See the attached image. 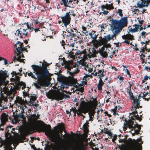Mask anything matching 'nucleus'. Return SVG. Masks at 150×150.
Segmentation results:
<instances>
[{
    "instance_id": "1",
    "label": "nucleus",
    "mask_w": 150,
    "mask_h": 150,
    "mask_svg": "<svg viewBox=\"0 0 150 150\" xmlns=\"http://www.w3.org/2000/svg\"><path fill=\"white\" fill-rule=\"evenodd\" d=\"M31 67L34 71L33 72L36 75L37 77L31 72L28 73V75L33 78L37 79V83L34 82L33 85L37 89H40L41 87L44 85L43 81L40 80L43 79L45 77L49 76L50 74L49 72L47 67L43 66V64L39 65L33 64L31 65Z\"/></svg>"
},
{
    "instance_id": "2",
    "label": "nucleus",
    "mask_w": 150,
    "mask_h": 150,
    "mask_svg": "<svg viewBox=\"0 0 150 150\" xmlns=\"http://www.w3.org/2000/svg\"><path fill=\"white\" fill-rule=\"evenodd\" d=\"M127 17L122 18L119 20L111 18L110 21L111 30L113 32V34L110 37L111 40H114L113 38L117 35V34L122 30L123 28L127 26Z\"/></svg>"
},
{
    "instance_id": "3",
    "label": "nucleus",
    "mask_w": 150,
    "mask_h": 150,
    "mask_svg": "<svg viewBox=\"0 0 150 150\" xmlns=\"http://www.w3.org/2000/svg\"><path fill=\"white\" fill-rule=\"evenodd\" d=\"M36 128L39 132H44L45 134L48 137H49L52 142L55 141L57 143H60L64 141L61 134H59V131L56 132V136L54 139L50 136L51 127L49 125H46L42 122L41 123L36 126Z\"/></svg>"
},
{
    "instance_id": "4",
    "label": "nucleus",
    "mask_w": 150,
    "mask_h": 150,
    "mask_svg": "<svg viewBox=\"0 0 150 150\" xmlns=\"http://www.w3.org/2000/svg\"><path fill=\"white\" fill-rule=\"evenodd\" d=\"M60 71V70L57 72L55 71L54 73L58 75L57 79H59L60 80L61 88L64 89L67 88L69 86H73L75 82V80L72 77H65L62 74H59Z\"/></svg>"
},
{
    "instance_id": "5",
    "label": "nucleus",
    "mask_w": 150,
    "mask_h": 150,
    "mask_svg": "<svg viewBox=\"0 0 150 150\" xmlns=\"http://www.w3.org/2000/svg\"><path fill=\"white\" fill-rule=\"evenodd\" d=\"M127 128H129L130 130H134V132L132 134L133 136H134L135 134H139L141 127L140 125L136 122L134 123V121L129 120L126 123V125H124V129H127Z\"/></svg>"
},
{
    "instance_id": "6",
    "label": "nucleus",
    "mask_w": 150,
    "mask_h": 150,
    "mask_svg": "<svg viewBox=\"0 0 150 150\" xmlns=\"http://www.w3.org/2000/svg\"><path fill=\"white\" fill-rule=\"evenodd\" d=\"M23 44V43H21V44L19 45L18 47L16 48V53L15 56L13 57V60L14 61L16 60L18 61L23 62L24 59H21V57H23V55L22 53V52L23 51H25L27 52L28 51L27 50V48L25 47H21Z\"/></svg>"
},
{
    "instance_id": "7",
    "label": "nucleus",
    "mask_w": 150,
    "mask_h": 150,
    "mask_svg": "<svg viewBox=\"0 0 150 150\" xmlns=\"http://www.w3.org/2000/svg\"><path fill=\"white\" fill-rule=\"evenodd\" d=\"M70 11L69 12L66 13L64 16L61 17L64 25L65 27H67L70 23L71 19V15L74 17L75 16L74 11L73 9H71Z\"/></svg>"
},
{
    "instance_id": "8",
    "label": "nucleus",
    "mask_w": 150,
    "mask_h": 150,
    "mask_svg": "<svg viewBox=\"0 0 150 150\" xmlns=\"http://www.w3.org/2000/svg\"><path fill=\"white\" fill-rule=\"evenodd\" d=\"M26 108L25 105H24L23 106L18 107V110H17L16 111V114L14 116V118L15 119L16 122H14L15 124L16 122H18V119L23 118L24 117V115L23 113L24 112V110Z\"/></svg>"
},
{
    "instance_id": "9",
    "label": "nucleus",
    "mask_w": 150,
    "mask_h": 150,
    "mask_svg": "<svg viewBox=\"0 0 150 150\" xmlns=\"http://www.w3.org/2000/svg\"><path fill=\"white\" fill-rule=\"evenodd\" d=\"M37 98V97L35 94H31L28 102V103L26 100H25V101L27 102L28 105L30 106H33L34 107V108H35V107H37L38 105L37 103H38L37 100L36 101L37 102H35Z\"/></svg>"
},
{
    "instance_id": "10",
    "label": "nucleus",
    "mask_w": 150,
    "mask_h": 150,
    "mask_svg": "<svg viewBox=\"0 0 150 150\" xmlns=\"http://www.w3.org/2000/svg\"><path fill=\"white\" fill-rule=\"evenodd\" d=\"M38 117L35 114H34L31 115L29 122L30 125L32 127H34L36 126V120L38 119L40 115L37 114Z\"/></svg>"
},
{
    "instance_id": "11",
    "label": "nucleus",
    "mask_w": 150,
    "mask_h": 150,
    "mask_svg": "<svg viewBox=\"0 0 150 150\" xmlns=\"http://www.w3.org/2000/svg\"><path fill=\"white\" fill-rule=\"evenodd\" d=\"M136 108H136V107L135 106L132 107V109L131 110L132 111V112H131V114L134 115L131 116V119L133 120L137 119L138 120H139V121H140L141 120V119L139 117V116L138 115H135L137 113V112L136 110Z\"/></svg>"
},
{
    "instance_id": "12",
    "label": "nucleus",
    "mask_w": 150,
    "mask_h": 150,
    "mask_svg": "<svg viewBox=\"0 0 150 150\" xmlns=\"http://www.w3.org/2000/svg\"><path fill=\"white\" fill-rule=\"evenodd\" d=\"M8 71L5 70H0V80L2 79H5L8 76Z\"/></svg>"
},
{
    "instance_id": "13",
    "label": "nucleus",
    "mask_w": 150,
    "mask_h": 150,
    "mask_svg": "<svg viewBox=\"0 0 150 150\" xmlns=\"http://www.w3.org/2000/svg\"><path fill=\"white\" fill-rule=\"evenodd\" d=\"M109 53V51L108 50H106L105 48H103V47L101 48V50H99V53L100 54L101 56H102L103 58L107 57L108 54L107 52Z\"/></svg>"
},
{
    "instance_id": "14",
    "label": "nucleus",
    "mask_w": 150,
    "mask_h": 150,
    "mask_svg": "<svg viewBox=\"0 0 150 150\" xmlns=\"http://www.w3.org/2000/svg\"><path fill=\"white\" fill-rule=\"evenodd\" d=\"M7 120L8 119L6 114L5 113H2L1 116V120L2 124H5Z\"/></svg>"
},
{
    "instance_id": "15",
    "label": "nucleus",
    "mask_w": 150,
    "mask_h": 150,
    "mask_svg": "<svg viewBox=\"0 0 150 150\" xmlns=\"http://www.w3.org/2000/svg\"><path fill=\"white\" fill-rule=\"evenodd\" d=\"M89 57H95L96 56V54H97V52L95 50V48L94 47H93V48H92L91 52L89 50Z\"/></svg>"
},
{
    "instance_id": "16",
    "label": "nucleus",
    "mask_w": 150,
    "mask_h": 150,
    "mask_svg": "<svg viewBox=\"0 0 150 150\" xmlns=\"http://www.w3.org/2000/svg\"><path fill=\"white\" fill-rule=\"evenodd\" d=\"M141 97V96L140 94H139L138 97H137V103H135H135L134 102H133L134 103L133 105L134 106H135L136 107V108H141L142 106H141L139 105V104L140 103V99Z\"/></svg>"
},
{
    "instance_id": "17",
    "label": "nucleus",
    "mask_w": 150,
    "mask_h": 150,
    "mask_svg": "<svg viewBox=\"0 0 150 150\" xmlns=\"http://www.w3.org/2000/svg\"><path fill=\"white\" fill-rule=\"evenodd\" d=\"M74 51L75 52H72V54L73 55H75L76 56H77L79 55H81V54H83V57L85 56L83 51L75 49Z\"/></svg>"
},
{
    "instance_id": "18",
    "label": "nucleus",
    "mask_w": 150,
    "mask_h": 150,
    "mask_svg": "<svg viewBox=\"0 0 150 150\" xmlns=\"http://www.w3.org/2000/svg\"><path fill=\"white\" fill-rule=\"evenodd\" d=\"M88 122H86L83 125L84 132L85 134H87L88 132Z\"/></svg>"
},
{
    "instance_id": "19",
    "label": "nucleus",
    "mask_w": 150,
    "mask_h": 150,
    "mask_svg": "<svg viewBox=\"0 0 150 150\" xmlns=\"http://www.w3.org/2000/svg\"><path fill=\"white\" fill-rule=\"evenodd\" d=\"M62 2L61 3L62 5L63 3L65 7H69L73 8V6L71 5H69V3L68 0H62Z\"/></svg>"
},
{
    "instance_id": "20",
    "label": "nucleus",
    "mask_w": 150,
    "mask_h": 150,
    "mask_svg": "<svg viewBox=\"0 0 150 150\" xmlns=\"http://www.w3.org/2000/svg\"><path fill=\"white\" fill-rule=\"evenodd\" d=\"M104 84V82L102 81L101 78H100L99 80V83L97 85L98 89L99 90H101L102 89V86Z\"/></svg>"
},
{
    "instance_id": "21",
    "label": "nucleus",
    "mask_w": 150,
    "mask_h": 150,
    "mask_svg": "<svg viewBox=\"0 0 150 150\" xmlns=\"http://www.w3.org/2000/svg\"><path fill=\"white\" fill-rule=\"evenodd\" d=\"M130 99L133 100V102L135 103V97L133 96V93L132 91H128Z\"/></svg>"
},
{
    "instance_id": "22",
    "label": "nucleus",
    "mask_w": 150,
    "mask_h": 150,
    "mask_svg": "<svg viewBox=\"0 0 150 150\" xmlns=\"http://www.w3.org/2000/svg\"><path fill=\"white\" fill-rule=\"evenodd\" d=\"M140 1H138L137 4V6L139 8H142L145 7V3H144L143 1H142V2L140 3Z\"/></svg>"
},
{
    "instance_id": "23",
    "label": "nucleus",
    "mask_w": 150,
    "mask_h": 150,
    "mask_svg": "<svg viewBox=\"0 0 150 150\" xmlns=\"http://www.w3.org/2000/svg\"><path fill=\"white\" fill-rule=\"evenodd\" d=\"M103 47V48H105V49L108 50V51L109 50L108 48H111V45L110 43L105 44Z\"/></svg>"
},
{
    "instance_id": "24",
    "label": "nucleus",
    "mask_w": 150,
    "mask_h": 150,
    "mask_svg": "<svg viewBox=\"0 0 150 150\" xmlns=\"http://www.w3.org/2000/svg\"><path fill=\"white\" fill-rule=\"evenodd\" d=\"M61 136L62 137H63L64 138L63 139H64V141L65 139H68L70 137V135L68 134H65L64 135H63L62 134Z\"/></svg>"
},
{
    "instance_id": "25",
    "label": "nucleus",
    "mask_w": 150,
    "mask_h": 150,
    "mask_svg": "<svg viewBox=\"0 0 150 150\" xmlns=\"http://www.w3.org/2000/svg\"><path fill=\"white\" fill-rule=\"evenodd\" d=\"M104 39L106 41H109L111 40L110 37V35L109 34L104 36Z\"/></svg>"
},
{
    "instance_id": "26",
    "label": "nucleus",
    "mask_w": 150,
    "mask_h": 150,
    "mask_svg": "<svg viewBox=\"0 0 150 150\" xmlns=\"http://www.w3.org/2000/svg\"><path fill=\"white\" fill-rule=\"evenodd\" d=\"M104 133L105 134H108L109 136L110 137H112V134L111 133V132L109 130H105L104 131Z\"/></svg>"
},
{
    "instance_id": "27",
    "label": "nucleus",
    "mask_w": 150,
    "mask_h": 150,
    "mask_svg": "<svg viewBox=\"0 0 150 150\" xmlns=\"http://www.w3.org/2000/svg\"><path fill=\"white\" fill-rule=\"evenodd\" d=\"M17 33V35L19 36V35H20V38H23L22 35H21V33L20 30L19 29H18L17 31H16V33H15V35H16Z\"/></svg>"
},
{
    "instance_id": "28",
    "label": "nucleus",
    "mask_w": 150,
    "mask_h": 150,
    "mask_svg": "<svg viewBox=\"0 0 150 150\" xmlns=\"http://www.w3.org/2000/svg\"><path fill=\"white\" fill-rule=\"evenodd\" d=\"M58 129L62 131H65V128L64 125H60L58 126Z\"/></svg>"
},
{
    "instance_id": "29",
    "label": "nucleus",
    "mask_w": 150,
    "mask_h": 150,
    "mask_svg": "<svg viewBox=\"0 0 150 150\" xmlns=\"http://www.w3.org/2000/svg\"><path fill=\"white\" fill-rule=\"evenodd\" d=\"M136 29V28L135 27L133 28H131L129 29V31L131 32L132 33H134L136 32H137V30Z\"/></svg>"
},
{
    "instance_id": "30",
    "label": "nucleus",
    "mask_w": 150,
    "mask_h": 150,
    "mask_svg": "<svg viewBox=\"0 0 150 150\" xmlns=\"http://www.w3.org/2000/svg\"><path fill=\"white\" fill-rule=\"evenodd\" d=\"M4 60V64H8V61L7 60L3 58H2V57H0V61H1V60Z\"/></svg>"
},
{
    "instance_id": "31",
    "label": "nucleus",
    "mask_w": 150,
    "mask_h": 150,
    "mask_svg": "<svg viewBox=\"0 0 150 150\" xmlns=\"http://www.w3.org/2000/svg\"><path fill=\"white\" fill-rule=\"evenodd\" d=\"M122 11L121 9H118L117 13H119V15L120 16H122L123 14L122 13Z\"/></svg>"
},
{
    "instance_id": "32",
    "label": "nucleus",
    "mask_w": 150,
    "mask_h": 150,
    "mask_svg": "<svg viewBox=\"0 0 150 150\" xmlns=\"http://www.w3.org/2000/svg\"><path fill=\"white\" fill-rule=\"evenodd\" d=\"M89 113H90L89 112L88 113V114L89 115V118H90V119L89 120V121L90 120V119H92V118H93V117H94V113L93 112H91L90 114Z\"/></svg>"
},
{
    "instance_id": "33",
    "label": "nucleus",
    "mask_w": 150,
    "mask_h": 150,
    "mask_svg": "<svg viewBox=\"0 0 150 150\" xmlns=\"http://www.w3.org/2000/svg\"><path fill=\"white\" fill-rule=\"evenodd\" d=\"M128 39L130 40H134V38L133 35L129 34L128 36Z\"/></svg>"
},
{
    "instance_id": "34",
    "label": "nucleus",
    "mask_w": 150,
    "mask_h": 150,
    "mask_svg": "<svg viewBox=\"0 0 150 150\" xmlns=\"http://www.w3.org/2000/svg\"><path fill=\"white\" fill-rule=\"evenodd\" d=\"M5 148H6L7 150H12V147L11 146V144H9L8 146H5Z\"/></svg>"
},
{
    "instance_id": "35",
    "label": "nucleus",
    "mask_w": 150,
    "mask_h": 150,
    "mask_svg": "<svg viewBox=\"0 0 150 150\" xmlns=\"http://www.w3.org/2000/svg\"><path fill=\"white\" fill-rule=\"evenodd\" d=\"M117 78L120 80V83L123 82L124 79L123 77L121 76H117Z\"/></svg>"
},
{
    "instance_id": "36",
    "label": "nucleus",
    "mask_w": 150,
    "mask_h": 150,
    "mask_svg": "<svg viewBox=\"0 0 150 150\" xmlns=\"http://www.w3.org/2000/svg\"><path fill=\"white\" fill-rule=\"evenodd\" d=\"M113 3H111L109 4H106V5L108 6V7H109V8L112 9L114 8V7L113 6Z\"/></svg>"
},
{
    "instance_id": "37",
    "label": "nucleus",
    "mask_w": 150,
    "mask_h": 150,
    "mask_svg": "<svg viewBox=\"0 0 150 150\" xmlns=\"http://www.w3.org/2000/svg\"><path fill=\"white\" fill-rule=\"evenodd\" d=\"M21 86H23L22 87V89H23L25 88H26V85L25 83L23 82H21Z\"/></svg>"
},
{
    "instance_id": "38",
    "label": "nucleus",
    "mask_w": 150,
    "mask_h": 150,
    "mask_svg": "<svg viewBox=\"0 0 150 150\" xmlns=\"http://www.w3.org/2000/svg\"><path fill=\"white\" fill-rule=\"evenodd\" d=\"M76 35V34L73 33H68V34L67 35V36L68 37H69L71 36H74L75 35Z\"/></svg>"
},
{
    "instance_id": "39",
    "label": "nucleus",
    "mask_w": 150,
    "mask_h": 150,
    "mask_svg": "<svg viewBox=\"0 0 150 150\" xmlns=\"http://www.w3.org/2000/svg\"><path fill=\"white\" fill-rule=\"evenodd\" d=\"M114 44L115 45V47H120L122 45V43H119V42L117 43H114Z\"/></svg>"
},
{
    "instance_id": "40",
    "label": "nucleus",
    "mask_w": 150,
    "mask_h": 150,
    "mask_svg": "<svg viewBox=\"0 0 150 150\" xmlns=\"http://www.w3.org/2000/svg\"><path fill=\"white\" fill-rule=\"evenodd\" d=\"M95 33V31H93V30L90 33H89V35L91 36V38H93V35H94V33Z\"/></svg>"
},
{
    "instance_id": "41",
    "label": "nucleus",
    "mask_w": 150,
    "mask_h": 150,
    "mask_svg": "<svg viewBox=\"0 0 150 150\" xmlns=\"http://www.w3.org/2000/svg\"><path fill=\"white\" fill-rule=\"evenodd\" d=\"M32 29H34V31H35V32L36 33L38 32V31H40L39 28H34L33 27H30V29H32Z\"/></svg>"
},
{
    "instance_id": "42",
    "label": "nucleus",
    "mask_w": 150,
    "mask_h": 150,
    "mask_svg": "<svg viewBox=\"0 0 150 150\" xmlns=\"http://www.w3.org/2000/svg\"><path fill=\"white\" fill-rule=\"evenodd\" d=\"M102 11V13L104 14L105 15H106L108 14V11H105L104 10H103V11Z\"/></svg>"
},
{
    "instance_id": "43",
    "label": "nucleus",
    "mask_w": 150,
    "mask_h": 150,
    "mask_svg": "<svg viewBox=\"0 0 150 150\" xmlns=\"http://www.w3.org/2000/svg\"><path fill=\"white\" fill-rule=\"evenodd\" d=\"M78 90H79L80 92L81 93H83L84 91V89L82 87H81L80 88H78Z\"/></svg>"
},
{
    "instance_id": "44",
    "label": "nucleus",
    "mask_w": 150,
    "mask_h": 150,
    "mask_svg": "<svg viewBox=\"0 0 150 150\" xmlns=\"http://www.w3.org/2000/svg\"><path fill=\"white\" fill-rule=\"evenodd\" d=\"M5 124H2V123L0 125V130H4V128L3 127V126Z\"/></svg>"
},
{
    "instance_id": "45",
    "label": "nucleus",
    "mask_w": 150,
    "mask_h": 150,
    "mask_svg": "<svg viewBox=\"0 0 150 150\" xmlns=\"http://www.w3.org/2000/svg\"><path fill=\"white\" fill-rule=\"evenodd\" d=\"M103 71H103L101 74H100V75H98V76H99L100 80V78H101V77H103L104 76V75L103 74Z\"/></svg>"
},
{
    "instance_id": "46",
    "label": "nucleus",
    "mask_w": 150,
    "mask_h": 150,
    "mask_svg": "<svg viewBox=\"0 0 150 150\" xmlns=\"http://www.w3.org/2000/svg\"><path fill=\"white\" fill-rule=\"evenodd\" d=\"M39 18V17H38L36 19L34 20L35 22V24H38V23H39V22L38 21V20Z\"/></svg>"
},
{
    "instance_id": "47",
    "label": "nucleus",
    "mask_w": 150,
    "mask_h": 150,
    "mask_svg": "<svg viewBox=\"0 0 150 150\" xmlns=\"http://www.w3.org/2000/svg\"><path fill=\"white\" fill-rule=\"evenodd\" d=\"M76 72L75 71H73L72 72H70V74L72 76H73L75 74H76Z\"/></svg>"
},
{
    "instance_id": "48",
    "label": "nucleus",
    "mask_w": 150,
    "mask_h": 150,
    "mask_svg": "<svg viewBox=\"0 0 150 150\" xmlns=\"http://www.w3.org/2000/svg\"><path fill=\"white\" fill-rule=\"evenodd\" d=\"M18 71H19L17 72V75H21V72L22 71V69H19Z\"/></svg>"
},
{
    "instance_id": "49",
    "label": "nucleus",
    "mask_w": 150,
    "mask_h": 150,
    "mask_svg": "<svg viewBox=\"0 0 150 150\" xmlns=\"http://www.w3.org/2000/svg\"><path fill=\"white\" fill-rule=\"evenodd\" d=\"M78 38V42H79V43H81L82 42H83V40L82 39H81V38Z\"/></svg>"
},
{
    "instance_id": "50",
    "label": "nucleus",
    "mask_w": 150,
    "mask_h": 150,
    "mask_svg": "<svg viewBox=\"0 0 150 150\" xmlns=\"http://www.w3.org/2000/svg\"><path fill=\"white\" fill-rule=\"evenodd\" d=\"M143 21L142 20H140L139 21V23L141 25H140V26L142 25L143 24Z\"/></svg>"
},
{
    "instance_id": "51",
    "label": "nucleus",
    "mask_w": 150,
    "mask_h": 150,
    "mask_svg": "<svg viewBox=\"0 0 150 150\" xmlns=\"http://www.w3.org/2000/svg\"><path fill=\"white\" fill-rule=\"evenodd\" d=\"M148 79V76H147L146 75L144 77V79L143 81L142 82V83H143L144 82V80H146Z\"/></svg>"
},
{
    "instance_id": "52",
    "label": "nucleus",
    "mask_w": 150,
    "mask_h": 150,
    "mask_svg": "<svg viewBox=\"0 0 150 150\" xmlns=\"http://www.w3.org/2000/svg\"><path fill=\"white\" fill-rule=\"evenodd\" d=\"M123 42L125 43L128 45H129V42L128 40H125L124 42Z\"/></svg>"
},
{
    "instance_id": "53",
    "label": "nucleus",
    "mask_w": 150,
    "mask_h": 150,
    "mask_svg": "<svg viewBox=\"0 0 150 150\" xmlns=\"http://www.w3.org/2000/svg\"><path fill=\"white\" fill-rule=\"evenodd\" d=\"M105 8V6L104 5H102L101 6V8L102 11L104 10V9Z\"/></svg>"
},
{
    "instance_id": "54",
    "label": "nucleus",
    "mask_w": 150,
    "mask_h": 150,
    "mask_svg": "<svg viewBox=\"0 0 150 150\" xmlns=\"http://www.w3.org/2000/svg\"><path fill=\"white\" fill-rule=\"evenodd\" d=\"M146 33L144 31H143L142 32V33H141V35L142 36H144L145 35H146Z\"/></svg>"
},
{
    "instance_id": "55",
    "label": "nucleus",
    "mask_w": 150,
    "mask_h": 150,
    "mask_svg": "<svg viewBox=\"0 0 150 150\" xmlns=\"http://www.w3.org/2000/svg\"><path fill=\"white\" fill-rule=\"evenodd\" d=\"M125 72H126V73L127 74H129V71L128 70V69H126L125 70Z\"/></svg>"
},
{
    "instance_id": "56",
    "label": "nucleus",
    "mask_w": 150,
    "mask_h": 150,
    "mask_svg": "<svg viewBox=\"0 0 150 150\" xmlns=\"http://www.w3.org/2000/svg\"><path fill=\"white\" fill-rule=\"evenodd\" d=\"M69 45V47H74V43H72L70 44L69 45V44H68Z\"/></svg>"
},
{
    "instance_id": "57",
    "label": "nucleus",
    "mask_w": 150,
    "mask_h": 150,
    "mask_svg": "<svg viewBox=\"0 0 150 150\" xmlns=\"http://www.w3.org/2000/svg\"><path fill=\"white\" fill-rule=\"evenodd\" d=\"M98 35L96 34H95L94 36H93V38H91L93 39H96L97 38V37Z\"/></svg>"
},
{
    "instance_id": "58",
    "label": "nucleus",
    "mask_w": 150,
    "mask_h": 150,
    "mask_svg": "<svg viewBox=\"0 0 150 150\" xmlns=\"http://www.w3.org/2000/svg\"><path fill=\"white\" fill-rule=\"evenodd\" d=\"M75 50H74V48H72V49H71L70 51V53H71L72 54V52H75Z\"/></svg>"
},
{
    "instance_id": "59",
    "label": "nucleus",
    "mask_w": 150,
    "mask_h": 150,
    "mask_svg": "<svg viewBox=\"0 0 150 150\" xmlns=\"http://www.w3.org/2000/svg\"><path fill=\"white\" fill-rule=\"evenodd\" d=\"M77 114L78 115H81V116H82V117H83V118L85 117V116L84 115H83L81 114L80 113V112H77Z\"/></svg>"
},
{
    "instance_id": "60",
    "label": "nucleus",
    "mask_w": 150,
    "mask_h": 150,
    "mask_svg": "<svg viewBox=\"0 0 150 150\" xmlns=\"http://www.w3.org/2000/svg\"><path fill=\"white\" fill-rule=\"evenodd\" d=\"M150 27V24L148 25L147 26H144L143 28V29H145L147 28L148 27Z\"/></svg>"
},
{
    "instance_id": "61",
    "label": "nucleus",
    "mask_w": 150,
    "mask_h": 150,
    "mask_svg": "<svg viewBox=\"0 0 150 150\" xmlns=\"http://www.w3.org/2000/svg\"><path fill=\"white\" fill-rule=\"evenodd\" d=\"M19 43H21L20 42V41H18V42L15 44L14 46L16 48L18 47H17V45Z\"/></svg>"
},
{
    "instance_id": "62",
    "label": "nucleus",
    "mask_w": 150,
    "mask_h": 150,
    "mask_svg": "<svg viewBox=\"0 0 150 150\" xmlns=\"http://www.w3.org/2000/svg\"><path fill=\"white\" fill-rule=\"evenodd\" d=\"M138 142H139V143L140 144H141L143 143V142L142 141L141 139H139Z\"/></svg>"
},
{
    "instance_id": "63",
    "label": "nucleus",
    "mask_w": 150,
    "mask_h": 150,
    "mask_svg": "<svg viewBox=\"0 0 150 150\" xmlns=\"http://www.w3.org/2000/svg\"><path fill=\"white\" fill-rule=\"evenodd\" d=\"M75 92L76 93H77V94H79V92H80L79 90H78V89L77 88Z\"/></svg>"
},
{
    "instance_id": "64",
    "label": "nucleus",
    "mask_w": 150,
    "mask_h": 150,
    "mask_svg": "<svg viewBox=\"0 0 150 150\" xmlns=\"http://www.w3.org/2000/svg\"><path fill=\"white\" fill-rule=\"evenodd\" d=\"M83 33H84L86 36H88V31L83 32Z\"/></svg>"
}]
</instances>
